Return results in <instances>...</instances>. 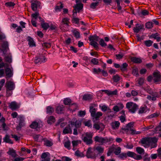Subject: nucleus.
Returning a JSON list of instances; mask_svg holds the SVG:
<instances>
[{"label":"nucleus","instance_id":"obj_24","mask_svg":"<svg viewBox=\"0 0 161 161\" xmlns=\"http://www.w3.org/2000/svg\"><path fill=\"white\" fill-rule=\"evenodd\" d=\"M3 142L11 144L13 143V142L12 140L10 139L9 136L8 135H6L3 138Z\"/></svg>","mask_w":161,"mask_h":161},{"label":"nucleus","instance_id":"obj_62","mask_svg":"<svg viewBox=\"0 0 161 161\" xmlns=\"http://www.w3.org/2000/svg\"><path fill=\"white\" fill-rule=\"evenodd\" d=\"M136 151L138 153L140 154L143 153L144 151V150L143 148H142L140 147H136Z\"/></svg>","mask_w":161,"mask_h":161},{"label":"nucleus","instance_id":"obj_49","mask_svg":"<svg viewBox=\"0 0 161 161\" xmlns=\"http://www.w3.org/2000/svg\"><path fill=\"white\" fill-rule=\"evenodd\" d=\"M31 7L33 11H36L37 10V4L36 3H31Z\"/></svg>","mask_w":161,"mask_h":161},{"label":"nucleus","instance_id":"obj_40","mask_svg":"<svg viewBox=\"0 0 161 161\" xmlns=\"http://www.w3.org/2000/svg\"><path fill=\"white\" fill-rule=\"evenodd\" d=\"M44 145L47 147H51L52 146L53 143L52 142L48 140H46L44 141Z\"/></svg>","mask_w":161,"mask_h":161},{"label":"nucleus","instance_id":"obj_5","mask_svg":"<svg viewBox=\"0 0 161 161\" xmlns=\"http://www.w3.org/2000/svg\"><path fill=\"white\" fill-rule=\"evenodd\" d=\"M126 108L128 109L129 112L134 113L138 108V106L135 103L129 102L126 103Z\"/></svg>","mask_w":161,"mask_h":161},{"label":"nucleus","instance_id":"obj_16","mask_svg":"<svg viewBox=\"0 0 161 161\" xmlns=\"http://www.w3.org/2000/svg\"><path fill=\"white\" fill-rule=\"evenodd\" d=\"M102 91L103 92H104L106 94L109 96L110 95H116L117 94L118 92L117 90H115L113 91H111L107 90H102Z\"/></svg>","mask_w":161,"mask_h":161},{"label":"nucleus","instance_id":"obj_33","mask_svg":"<svg viewBox=\"0 0 161 161\" xmlns=\"http://www.w3.org/2000/svg\"><path fill=\"white\" fill-rule=\"evenodd\" d=\"M55 121V119L53 116H50L49 117L47 120V123L48 124H51L54 123Z\"/></svg>","mask_w":161,"mask_h":161},{"label":"nucleus","instance_id":"obj_29","mask_svg":"<svg viewBox=\"0 0 161 161\" xmlns=\"http://www.w3.org/2000/svg\"><path fill=\"white\" fill-rule=\"evenodd\" d=\"M141 133L140 131H136L135 130L132 129L131 128L129 129V130L128 132V134H131L132 135L139 134Z\"/></svg>","mask_w":161,"mask_h":161},{"label":"nucleus","instance_id":"obj_7","mask_svg":"<svg viewBox=\"0 0 161 161\" xmlns=\"http://www.w3.org/2000/svg\"><path fill=\"white\" fill-rule=\"evenodd\" d=\"M153 80L157 84L161 83V74L159 71L154 72L153 73Z\"/></svg>","mask_w":161,"mask_h":161},{"label":"nucleus","instance_id":"obj_58","mask_svg":"<svg viewBox=\"0 0 161 161\" xmlns=\"http://www.w3.org/2000/svg\"><path fill=\"white\" fill-rule=\"evenodd\" d=\"M6 6L10 7H12L14 6L15 4L14 2H7L5 4Z\"/></svg>","mask_w":161,"mask_h":161},{"label":"nucleus","instance_id":"obj_21","mask_svg":"<svg viewBox=\"0 0 161 161\" xmlns=\"http://www.w3.org/2000/svg\"><path fill=\"white\" fill-rule=\"evenodd\" d=\"M7 153L14 158H15L18 155L16 153V151L13 148H9V151L7 152Z\"/></svg>","mask_w":161,"mask_h":161},{"label":"nucleus","instance_id":"obj_28","mask_svg":"<svg viewBox=\"0 0 161 161\" xmlns=\"http://www.w3.org/2000/svg\"><path fill=\"white\" fill-rule=\"evenodd\" d=\"M81 141L80 140H73L72 142V143L73 147V150H75L76 149L75 147H76L79 143H80Z\"/></svg>","mask_w":161,"mask_h":161},{"label":"nucleus","instance_id":"obj_56","mask_svg":"<svg viewBox=\"0 0 161 161\" xmlns=\"http://www.w3.org/2000/svg\"><path fill=\"white\" fill-rule=\"evenodd\" d=\"M121 148L119 147H118L115 148L114 151V153L116 155H119L121 153Z\"/></svg>","mask_w":161,"mask_h":161},{"label":"nucleus","instance_id":"obj_15","mask_svg":"<svg viewBox=\"0 0 161 161\" xmlns=\"http://www.w3.org/2000/svg\"><path fill=\"white\" fill-rule=\"evenodd\" d=\"M143 26L139 24L136 25V26L133 29V31L134 33H138L140 30L142 29Z\"/></svg>","mask_w":161,"mask_h":161},{"label":"nucleus","instance_id":"obj_42","mask_svg":"<svg viewBox=\"0 0 161 161\" xmlns=\"http://www.w3.org/2000/svg\"><path fill=\"white\" fill-rule=\"evenodd\" d=\"M70 144V142L69 140L66 141L64 144V147L67 148L68 150L71 149Z\"/></svg>","mask_w":161,"mask_h":161},{"label":"nucleus","instance_id":"obj_1","mask_svg":"<svg viewBox=\"0 0 161 161\" xmlns=\"http://www.w3.org/2000/svg\"><path fill=\"white\" fill-rule=\"evenodd\" d=\"M158 139L154 137L143 138L141 140V143L144 144L145 147H147L150 146L151 148L156 147L157 146Z\"/></svg>","mask_w":161,"mask_h":161},{"label":"nucleus","instance_id":"obj_63","mask_svg":"<svg viewBox=\"0 0 161 161\" xmlns=\"http://www.w3.org/2000/svg\"><path fill=\"white\" fill-rule=\"evenodd\" d=\"M143 160L144 161H150V158L148 156V155L146 153L143 157Z\"/></svg>","mask_w":161,"mask_h":161},{"label":"nucleus","instance_id":"obj_47","mask_svg":"<svg viewBox=\"0 0 161 161\" xmlns=\"http://www.w3.org/2000/svg\"><path fill=\"white\" fill-rule=\"evenodd\" d=\"M153 42L151 40H146L144 41V43L145 45L147 47L152 46Z\"/></svg>","mask_w":161,"mask_h":161},{"label":"nucleus","instance_id":"obj_46","mask_svg":"<svg viewBox=\"0 0 161 161\" xmlns=\"http://www.w3.org/2000/svg\"><path fill=\"white\" fill-rule=\"evenodd\" d=\"M154 132L155 133H158L161 132V122L159 123V125L155 128Z\"/></svg>","mask_w":161,"mask_h":161},{"label":"nucleus","instance_id":"obj_26","mask_svg":"<svg viewBox=\"0 0 161 161\" xmlns=\"http://www.w3.org/2000/svg\"><path fill=\"white\" fill-rule=\"evenodd\" d=\"M128 64L126 63H123L122 65L120 66V70L123 72L127 71Z\"/></svg>","mask_w":161,"mask_h":161},{"label":"nucleus","instance_id":"obj_17","mask_svg":"<svg viewBox=\"0 0 161 161\" xmlns=\"http://www.w3.org/2000/svg\"><path fill=\"white\" fill-rule=\"evenodd\" d=\"M92 96L91 94H86L83 96L82 99L85 101L90 102L92 100Z\"/></svg>","mask_w":161,"mask_h":161},{"label":"nucleus","instance_id":"obj_39","mask_svg":"<svg viewBox=\"0 0 161 161\" xmlns=\"http://www.w3.org/2000/svg\"><path fill=\"white\" fill-rule=\"evenodd\" d=\"M120 76L118 74H116L113 76V79L114 82H117L120 80Z\"/></svg>","mask_w":161,"mask_h":161},{"label":"nucleus","instance_id":"obj_31","mask_svg":"<svg viewBox=\"0 0 161 161\" xmlns=\"http://www.w3.org/2000/svg\"><path fill=\"white\" fill-rule=\"evenodd\" d=\"M74 36L76 38H80V34L79 31H77L76 29H75L72 31Z\"/></svg>","mask_w":161,"mask_h":161},{"label":"nucleus","instance_id":"obj_57","mask_svg":"<svg viewBox=\"0 0 161 161\" xmlns=\"http://www.w3.org/2000/svg\"><path fill=\"white\" fill-rule=\"evenodd\" d=\"M81 125V121L80 120H76L75 123V127L76 128H79Z\"/></svg>","mask_w":161,"mask_h":161},{"label":"nucleus","instance_id":"obj_48","mask_svg":"<svg viewBox=\"0 0 161 161\" xmlns=\"http://www.w3.org/2000/svg\"><path fill=\"white\" fill-rule=\"evenodd\" d=\"M75 155L78 157H84V155L83 153L80 152L79 150H77L75 151Z\"/></svg>","mask_w":161,"mask_h":161},{"label":"nucleus","instance_id":"obj_45","mask_svg":"<svg viewBox=\"0 0 161 161\" xmlns=\"http://www.w3.org/2000/svg\"><path fill=\"white\" fill-rule=\"evenodd\" d=\"M90 112L91 113V116L92 117L94 114L96 113V109L93 106H90Z\"/></svg>","mask_w":161,"mask_h":161},{"label":"nucleus","instance_id":"obj_61","mask_svg":"<svg viewBox=\"0 0 161 161\" xmlns=\"http://www.w3.org/2000/svg\"><path fill=\"white\" fill-rule=\"evenodd\" d=\"M73 18L72 19V22L73 23H74L75 24H78L79 23V19L77 18H76V17H73Z\"/></svg>","mask_w":161,"mask_h":161},{"label":"nucleus","instance_id":"obj_44","mask_svg":"<svg viewBox=\"0 0 161 161\" xmlns=\"http://www.w3.org/2000/svg\"><path fill=\"white\" fill-rule=\"evenodd\" d=\"M94 139L95 142L100 143L102 144V137L96 136L94 138Z\"/></svg>","mask_w":161,"mask_h":161},{"label":"nucleus","instance_id":"obj_10","mask_svg":"<svg viewBox=\"0 0 161 161\" xmlns=\"http://www.w3.org/2000/svg\"><path fill=\"white\" fill-rule=\"evenodd\" d=\"M150 94L151 95L152 97L149 95H147V98L149 100H152L153 101H155L157 100V97H159V94L157 92H152L150 93Z\"/></svg>","mask_w":161,"mask_h":161},{"label":"nucleus","instance_id":"obj_64","mask_svg":"<svg viewBox=\"0 0 161 161\" xmlns=\"http://www.w3.org/2000/svg\"><path fill=\"white\" fill-rule=\"evenodd\" d=\"M24 159V158L22 157H17L14 159H12V161H23Z\"/></svg>","mask_w":161,"mask_h":161},{"label":"nucleus","instance_id":"obj_8","mask_svg":"<svg viewBox=\"0 0 161 161\" xmlns=\"http://www.w3.org/2000/svg\"><path fill=\"white\" fill-rule=\"evenodd\" d=\"M9 49L8 44V42L6 41L3 42L1 45V47L0 48V50L2 52L4 55H5Z\"/></svg>","mask_w":161,"mask_h":161},{"label":"nucleus","instance_id":"obj_13","mask_svg":"<svg viewBox=\"0 0 161 161\" xmlns=\"http://www.w3.org/2000/svg\"><path fill=\"white\" fill-rule=\"evenodd\" d=\"M56 113L58 114H61L64 113V107L63 105H59L56 108Z\"/></svg>","mask_w":161,"mask_h":161},{"label":"nucleus","instance_id":"obj_53","mask_svg":"<svg viewBox=\"0 0 161 161\" xmlns=\"http://www.w3.org/2000/svg\"><path fill=\"white\" fill-rule=\"evenodd\" d=\"M99 2L92 3L90 5V7L92 9H95L96 7L98 6L99 4Z\"/></svg>","mask_w":161,"mask_h":161},{"label":"nucleus","instance_id":"obj_18","mask_svg":"<svg viewBox=\"0 0 161 161\" xmlns=\"http://www.w3.org/2000/svg\"><path fill=\"white\" fill-rule=\"evenodd\" d=\"M27 40L28 41V44L30 47H33L36 46L35 43L33 38L30 36L27 37Z\"/></svg>","mask_w":161,"mask_h":161},{"label":"nucleus","instance_id":"obj_2","mask_svg":"<svg viewBox=\"0 0 161 161\" xmlns=\"http://www.w3.org/2000/svg\"><path fill=\"white\" fill-rule=\"evenodd\" d=\"M93 133L91 132H87L85 135L82 136V139L83 142L87 145H90L93 143L92 138Z\"/></svg>","mask_w":161,"mask_h":161},{"label":"nucleus","instance_id":"obj_4","mask_svg":"<svg viewBox=\"0 0 161 161\" xmlns=\"http://www.w3.org/2000/svg\"><path fill=\"white\" fill-rule=\"evenodd\" d=\"M98 154H97L94 148L90 147L88 148L86 154L87 158L94 159L96 158Z\"/></svg>","mask_w":161,"mask_h":161},{"label":"nucleus","instance_id":"obj_51","mask_svg":"<svg viewBox=\"0 0 161 161\" xmlns=\"http://www.w3.org/2000/svg\"><path fill=\"white\" fill-rule=\"evenodd\" d=\"M146 27L147 29H151L153 27V23L152 22H148L146 24Z\"/></svg>","mask_w":161,"mask_h":161},{"label":"nucleus","instance_id":"obj_23","mask_svg":"<svg viewBox=\"0 0 161 161\" xmlns=\"http://www.w3.org/2000/svg\"><path fill=\"white\" fill-rule=\"evenodd\" d=\"M120 125V123L119 121H115L113 122L111 124L112 128L113 130L118 129Z\"/></svg>","mask_w":161,"mask_h":161},{"label":"nucleus","instance_id":"obj_6","mask_svg":"<svg viewBox=\"0 0 161 161\" xmlns=\"http://www.w3.org/2000/svg\"><path fill=\"white\" fill-rule=\"evenodd\" d=\"M74 9L73 10V17H76L77 15V13L80 12L81 10L83 9V4L81 3H77L75 5L73 6Z\"/></svg>","mask_w":161,"mask_h":161},{"label":"nucleus","instance_id":"obj_35","mask_svg":"<svg viewBox=\"0 0 161 161\" xmlns=\"http://www.w3.org/2000/svg\"><path fill=\"white\" fill-rule=\"evenodd\" d=\"M39 16V13L38 12H36L32 14L31 15V17L32 18V19H33L34 20H36L38 18Z\"/></svg>","mask_w":161,"mask_h":161},{"label":"nucleus","instance_id":"obj_25","mask_svg":"<svg viewBox=\"0 0 161 161\" xmlns=\"http://www.w3.org/2000/svg\"><path fill=\"white\" fill-rule=\"evenodd\" d=\"M94 148L96 151H97L98 152L97 153V154H98V155L99 154L103 153L104 152V148L100 146H98L97 147Z\"/></svg>","mask_w":161,"mask_h":161},{"label":"nucleus","instance_id":"obj_34","mask_svg":"<svg viewBox=\"0 0 161 161\" xmlns=\"http://www.w3.org/2000/svg\"><path fill=\"white\" fill-rule=\"evenodd\" d=\"M41 26L44 30H47L49 27V25L47 23L42 22Z\"/></svg>","mask_w":161,"mask_h":161},{"label":"nucleus","instance_id":"obj_11","mask_svg":"<svg viewBox=\"0 0 161 161\" xmlns=\"http://www.w3.org/2000/svg\"><path fill=\"white\" fill-rule=\"evenodd\" d=\"M47 59L44 56H42L40 57H36L34 61L35 64H40L42 63H44L46 62Z\"/></svg>","mask_w":161,"mask_h":161},{"label":"nucleus","instance_id":"obj_20","mask_svg":"<svg viewBox=\"0 0 161 161\" xmlns=\"http://www.w3.org/2000/svg\"><path fill=\"white\" fill-rule=\"evenodd\" d=\"M32 136L34 140L36 142H40L41 140L42 141L43 140V137L39 134H35L33 135Z\"/></svg>","mask_w":161,"mask_h":161},{"label":"nucleus","instance_id":"obj_60","mask_svg":"<svg viewBox=\"0 0 161 161\" xmlns=\"http://www.w3.org/2000/svg\"><path fill=\"white\" fill-rule=\"evenodd\" d=\"M99 44L103 47H105L107 44L104 42L103 39H101L99 42Z\"/></svg>","mask_w":161,"mask_h":161},{"label":"nucleus","instance_id":"obj_14","mask_svg":"<svg viewBox=\"0 0 161 161\" xmlns=\"http://www.w3.org/2000/svg\"><path fill=\"white\" fill-rule=\"evenodd\" d=\"M72 130L70 124H68L66 126L63 131V133L64 134H72Z\"/></svg>","mask_w":161,"mask_h":161},{"label":"nucleus","instance_id":"obj_52","mask_svg":"<svg viewBox=\"0 0 161 161\" xmlns=\"http://www.w3.org/2000/svg\"><path fill=\"white\" fill-rule=\"evenodd\" d=\"M91 62L94 65H98L99 63L98 59L95 58H93L91 60Z\"/></svg>","mask_w":161,"mask_h":161},{"label":"nucleus","instance_id":"obj_59","mask_svg":"<svg viewBox=\"0 0 161 161\" xmlns=\"http://www.w3.org/2000/svg\"><path fill=\"white\" fill-rule=\"evenodd\" d=\"M69 20V19L68 18H64L62 19V23L63 24H65L67 25H68Z\"/></svg>","mask_w":161,"mask_h":161},{"label":"nucleus","instance_id":"obj_27","mask_svg":"<svg viewBox=\"0 0 161 161\" xmlns=\"http://www.w3.org/2000/svg\"><path fill=\"white\" fill-rule=\"evenodd\" d=\"M19 125L18 126L17 128H21L22 127H23L24 125V120L23 119V118L22 116H20L19 117Z\"/></svg>","mask_w":161,"mask_h":161},{"label":"nucleus","instance_id":"obj_30","mask_svg":"<svg viewBox=\"0 0 161 161\" xmlns=\"http://www.w3.org/2000/svg\"><path fill=\"white\" fill-rule=\"evenodd\" d=\"M54 112L53 108L51 106H48L46 108V113L47 114H51Z\"/></svg>","mask_w":161,"mask_h":161},{"label":"nucleus","instance_id":"obj_55","mask_svg":"<svg viewBox=\"0 0 161 161\" xmlns=\"http://www.w3.org/2000/svg\"><path fill=\"white\" fill-rule=\"evenodd\" d=\"M115 148L114 147H109L107 153V155L108 156H110L111 153L114 151Z\"/></svg>","mask_w":161,"mask_h":161},{"label":"nucleus","instance_id":"obj_9","mask_svg":"<svg viewBox=\"0 0 161 161\" xmlns=\"http://www.w3.org/2000/svg\"><path fill=\"white\" fill-rule=\"evenodd\" d=\"M127 156L132 158L136 160H141L142 157L140 155H137L135 153L130 151H128L127 153Z\"/></svg>","mask_w":161,"mask_h":161},{"label":"nucleus","instance_id":"obj_22","mask_svg":"<svg viewBox=\"0 0 161 161\" xmlns=\"http://www.w3.org/2000/svg\"><path fill=\"white\" fill-rule=\"evenodd\" d=\"M130 60L132 62L136 64H139L142 62L141 58L135 57H131Z\"/></svg>","mask_w":161,"mask_h":161},{"label":"nucleus","instance_id":"obj_43","mask_svg":"<svg viewBox=\"0 0 161 161\" xmlns=\"http://www.w3.org/2000/svg\"><path fill=\"white\" fill-rule=\"evenodd\" d=\"M71 102L72 101L71 99L68 98L64 99V103L65 105H70Z\"/></svg>","mask_w":161,"mask_h":161},{"label":"nucleus","instance_id":"obj_3","mask_svg":"<svg viewBox=\"0 0 161 161\" xmlns=\"http://www.w3.org/2000/svg\"><path fill=\"white\" fill-rule=\"evenodd\" d=\"M99 39V37L96 35L91 36L89 37V40L91 42H90V45L92 46L97 51L99 49L98 45L96 41H98Z\"/></svg>","mask_w":161,"mask_h":161},{"label":"nucleus","instance_id":"obj_41","mask_svg":"<svg viewBox=\"0 0 161 161\" xmlns=\"http://www.w3.org/2000/svg\"><path fill=\"white\" fill-rule=\"evenodd\" d=\"M159 113L156 112L155 113L152 114L151 115L147 117V118L148 119H152L153 118H155L159 116Z\"/></svg>","mask_w":161,"mask_h":161},{"label":"nucleus","instance_id":"obj_36","mask_svg":"<svg viewBox=\"0 0 161 161\" xmlns=\"http://www.w3.org/2000/svg\"><path fill=\"white\" fill-rule=\"evenodd\" d=\"M103 114L101 112H98L92 116V117L95 118L96 120L98 119V118L101 116H102Z\"/></svg>","mask_w":161,"mask_h":161},{"label":"nucleus","instance_id":"obj_38","mask_svg":"<svg viewBox=\"0 0 161 161\" xmlns=\"http://www.w3.org/2000/svg\"><path fill=\"white\" fill-rule=\"evenodd\" d=\"M113 139L112 138H108L107 137H102V144L111 141H112Z\"/></svg>","mask_w":161,"mask_h":161},{"label":"nucleus","instance_id":"obj_54","mask_svg":"<svg viewBox=\"0 0 161 161\" xmlns=\"http://www.w3.org/2000/svg\"><path fill=\"white\" fill-rule=\"evenodd\" d=\"M5 60L7 62L9 63H11L12 62L11 55H9L8 56H6L5 57Z\"/></svg>","mask_w":161,"mask_h":161},{"label":"nucleus","instance_id":"obj_19","mask_svg":"<svg viewBox=\"0 0 161 161\" xmlns=\"http://www.w3.org/2000/svg\"><path fill=\"white\" fill-rule=\"evenodd\" d=\"M9 107L12 110H16L19 108V107L15 102H12L9 106Z\"/></svg>","mask_w":161,"mask_h":161},{"label":"nucleus","instance_id":"obj_12","mask_svg":"<svg viewBox=\"0 0 161 161\" xmlns=\"http://www.w3.org/2000/svg\"><path fill=\"white\" fill-rule=\"evenodd\" d=\"M6 89L12 90L15 88V85L13 82L8 81L7 82L6 85Z\"/></svg>","mask_w":161,"mask_h":161},{"label":"nucleus","instance_id":"obj_50","mask_svg":"<svg viewBox=\"0 0 161 161\" xmlns=\"http://www.w3.org/2000/svg\"><path fill=\"white\" fill-rule=\"evenodd\" d=\"M91 120H88L86 121L83 122V123L85 126H87L91 128L92 125L91 123Z\"/></svg>","mask_w":161,"mask_h":161},{"label":"nucleus","instance_id":"obj_37","mask_svg":"<svg viewBox=\"0 0 161 161\" xmlns=\"http://www.w3.org/2000/svg\"><path fill=\"white\" fill-rule=\"evenodd\" d=\"M30 127L32 129H36L38 127V124L36 121H33L30 125Z\"/></svg>","mask_w":161,"mask_h":161},{"label":"nucleus","instance_id":"obj_32","mask_svg":"<svg viewBox=\"0 0 161 161\" xmlns=\"http://www.w3.org/2000/svg\"><path fill=\"white\" fill-rule=\"evenodd\" d=\"M6 75L8 77H11L12 75V72L11 69L8 68H7L5 69Z\"/></svg>","mask_w":161,"mask_h":161}]
</instances>
